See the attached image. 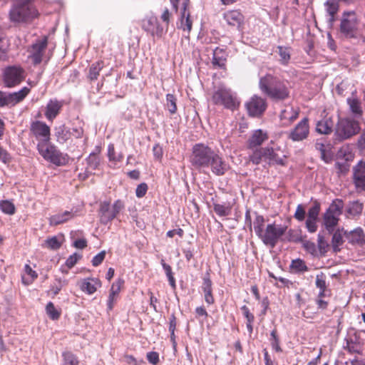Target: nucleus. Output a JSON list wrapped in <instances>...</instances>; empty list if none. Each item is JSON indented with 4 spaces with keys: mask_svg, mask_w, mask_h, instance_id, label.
I'll return each mask as SVG.
<instances>
[{
    "mask_svg": "<svg viewBox=\"0 0 365 365\" xmlns=\"http://www.w3.org/2000/svg\"><path fill=\"white\" fill-rule=\"evenodd\" d=\"M259 87L263 94L274 101H285L290 96L289 82L269 73L259 78Z\"/></svg>",
    "mask_w": 365,
    "mask_h": 365,
    "instance_id": "nucleus-1",
    "label": "nucleus"
},
{
    "mask_svg": "<svg viewBox=\"0 0 365 365\" xmlns=\"http://www.w3.org/2000/svg\"><path fill=\"white\" fill-rule=\"evenodd\" d=\"M361 130L360 123L351 118H339L334 130L335 140L342 142L357 135Z\"/></svg>",
    "mask_w": 365,
    "mask_h": 365,
    "instance_id": "nucleus-2",
    "label": "nucleus"
},
{
    "mask_svg": "<svg viewBox=\"0 0 365 365\" xmlns=\"http://www.w3.org/2000/svg\"><path fill=\"white\" fill-rule=\"evenodd\" d=\"M38 16V11L31 4H14L9 11L10 20L14 23L29 22Z\"/></svg>",
    "mask_w": 365,
    "mask_h": 365,
    "instance_id": "nucleus-3",
    "label": "nucleus"
},
{
    "mask_svg": "<svg viewBox=\"0 0 365 365\" xmlns=\"http://www.w3.org/2000/svg\"><path fill=\"white\" fill-rule=\"evenodd\" d=\"M287 230V226L284 225H277L275 222L268 224L259 238L266 246L274 248L279 241L282 242Z\"/></svg>",
    "mask_w": 365,
    "mask_h": 365,
    "instance_id": "nucleus-4",
    "label": "nucleus"
},
{
    "mask_svg": "<svg viewBox=\"0 0 365 365\" xmlns=\"http://www.w3.org/2000/svg\"><path fill=\"white\" fill-rule=\"evenodd\" d=\"M215 151L203 143L195 144L192 147L190 163L196 168H207Z\"/></svg>",
    "mask_w": 365,
    "mask_h": 365,
    "instance_id": "nucleus-5",
    "label": "nucleus"
},
{
    "mask_svg": "<svg viewBox=\"0 0 365 365\" xmlns=\"http://www.w3.org/2000/svg\"><path fill=\"white\" fill-rule=\"evenodd\" d=\"M212 101L214 104L222 106L227 109L234 110L240 106L236 96L230 89L224 86L219 87L214 91L212 96Z\"/></svg>",
    "mask_w": 365,
    "mask_h": 365,
    "instance_id": "nucleus-6",
    "label": "nucleus"
},
{
    "mask_svg": "<svg viewBox=\"0 0 365 365\" xmlns=\"http://www.w3.org/2000/svg\"><path fill=\"white\" fill-rule=\"evenodd\" d=\"M37 150L44 160L58 166L66 164V157L49 141L37 144Z\"/></svg>",
    "mask_w": 365,
    "mask_h": 365,
    "instance_id": "nucleus-7",
    "label": "nucleus"
},
{
    "mask_svg": "<svg viewBox=\"0 0 365 365\" xmlns=\"http://www.w3.org/2000/svg\"><path fill=\"white\" fill-rule=\"evenodd\" d=\"M124 208L123 202L118 200L110 207L108 202L104 201L101 202L99 209L100 220L103 224L113 220L118 214Z\"/></svg>",
    "mask_w": 365,
    "mask_h": 365,
    "instance_id": "nucleus-8",
    "label": "nucleus"
},
{
    "mask_svg": "<svg viewBox=\"0 0 365 365\" xmlns=\"http://www.w3.org/2000/svg\"><path fill=\"white\" fill-rule=\"evenodd\" d=\"M25 78V71L20 66H9L3 73V81L6 87L13 88L20 84Z\"/></svg>",
    "mask_w": 365,
    "mask_h": 365,
    "instance_id": "nucleus-9",
    "label": "nucleus"
},
{
    "mask_svg": "<svg viewBox=\"0 0 365 365\" xmlns=\"http://www.w3.org/2000/svg\"><path fill=\"white\" fill-rule=\"evenodd\" d=\"M47 46L48 37L43 36L41 38L37 39L28 49L29 53V57L32 60L34 64L37 65L42 61Z\"/></svg>",
    "mask_w": 365,
    "mask_h": 365,
    "instance_id": "nucleus-10",
    "label": "nucleus"
},
{
    "mask_svg": "<svg viewBox=\"0 0 365 365\" xmlns=\"http://www.w3.org/2000/svg\"><path fill=\"white\" fill-rule=\"evenodd\" d=\"M29 88L24 87L17 92L7 93L0 91V107L13 106L24 100L29 94Z\"/></svg>",
    "mask_w": 365,
    "mask_h": 365,
    "instance_id": "nucleus-11",
    "label": "nucleus"
},
{
    "mask_svg": "<svg viewBox=\"0 0 365 365\" xmlns=\"http://www.w3.org/2000/svg\"><path fill=\"white\" fill-rule=\"evenodd\" d=\"M31 132L38 140V143L50 140V128L45 123L36 120L31 125Z\"/></svg>",
    "mask_w": 365,
    "mask_h": 365,
    "instance_id": "nucleus-12",
    "label": "nucleus"
},
{
    "mask_svg": "<svg viewBox=\"0 0 365 365\" xmlns=\"http://www.w3.org/2000/svg\"><path fill=\"white\" fill-rule=\"evenodd\" d=\"M309 133V120L304 118L289 132L288 138L292 141H302L308 137Z\"/></svg>",
    "mask_w": 365,
    "mask_h": 365,
    "instance_id": "nucleus-13",
    "label": "nucleus"
},
{
    "mask_svg": "<svg viewBox=\"0 0 365 365\" xmlns=\"http://www.w3.org/2000/svg\"><path fill=\"white\" fill-rule=\"evenodd\" d=\"M265 100L259 96H254L247 103L246 108L249 114L252 116L261 115L266 109Z\"/></svg>",
    "mask_w": 365,
    "mask_h": 365,
    "instance_id": "nucleus-14",
    "label": "nucleus"
},
{
    "mask_svg": "<svg viewBox=\"0 0 365 365\" xmlns=\"http://www.w3.org/2000/svg\"><path fill=\"white\" fill-rule=\"evenodd\" d=\"M356 26V18L354 12L344 13L341 22L340 29L346 36H352Z\"/></svg>",
    "mask_w": 365,
    "mask_h": 365,
    "instance_id": "nucleus-15",
    "label": "nucleus"
},
{
    "mask_svg": "<svg viewBox=\"0 0 365 365\" xmlns=\"http://www.w3.org/2000/svg\"><path fill=\"white\" fill-rule=\"evenodd\" d=\"M344 235L352 245L363 247L365 245V233L361 227H356L349 232L345 230Z\"/></svg>",
    "mask_w": 365,
    "mask_h": 365,
    "instance_id": "nucleus-16",
    "label": "nucleus"
},
{
    "mask_svg": "<svg viewBox=\"0 0 365 365\" xmlns=\"http://www.w3.org/2000/svg\"><path fill=\"white\" fill-rule=\"evenodd\" d=\"M123 284L124 280L122 279H118L115 282L112 284L107 300L108 312L113 310L115 303L118 301L119 294Z\"/></svg>",
    "mask_w": 365,
    "mask_h": 365,
    "instance_id": "nucleus-17",
    "label": "nucleus"
},
{
    "mask_svg": "<svg viewBox=\"0 0 365 365\" xmlns=\"http://www.w3.org/2000/svg\"><path fill=\"white\" fill-rule=\"evenodd\" d=\"M209 167L216 175H224L230 168L229 165L217 153L212 157Z\"/></svg>",
    "mask_w": 365,
    "mask_h": 365,
    "instance_id": "nucleus-18",
    "label": "nucleus"
},
{
    "mask_svg": "<svg viewBox=\"0 0 365 365\" xmlns=\"http://www.w3.org/2000/svg\"><path fill=\"white\" fill-rule=\"evenodd\" d=\"M223 18L228 25L240 29L244 23L245 17L240 10H229L223 14Z\"/></svg>",
    "mask_w": 365,
    "mask_h": 365,
    "instance_id": "nucleus-19",
    "label": "nucleus"
},
{
    "mask_svg": "<svg viewBox=\"0 0 365 365\" xmlns=\"http://www.w3.org/2000/svg\"><path fill=\"white\" fill-rule=\"evenodd\" d=\"M63 102L57 99H51L47 103L45 116L48 120L52 121L60 113Z\"/></svg>",
    "mask_w": 365,
    "mask_h": 365,
    "instance_id": "nucleus-20",
    "label": "nucleus"
},
{
    "mask_svg": "<svg viewBox=\"0 0 365 365\" xmlns=\"http://www.w3.org/2000/svg\"><path fill=\"white\" fill-rule=\"evenodd\" d=\"M189 4V0H185L183 1L180 20V28L188 34L190 32L192 26V21L190 19V14L188 11Z\"/></svg>",
    "mask_w": 365,
    "mask_h": 365,
    "instance_id": "nucleus-21",
    "label": "nucleus"
},
{
    "mask_svg": "<svg viewBox=\"0 0 365 365\" xmlns=\"http://www.w3.org/2000/svg\"><path fill=\"white\" fill-rule=\"evenodd\" d=\"M354 180L358 188L365 190V162L360 161L354 168Z\"/></svg>",
    "mask_w": 365,
    "mask_h": 365,
    "instance_id": "nucleus-22",
    "label": "nucleus"
},
{
    "mask_svg": "<svg viewBox=\"0 0 365 365\" xmlns=\"http://www.w3.org/2000/svg\"><path fill=\"white\" fill-rule=\"evenodd\" d=\"M143 29L152 34V35H156L160 37L163 34V29L158 25L157 18L155 16H150L143 20Z\"/></svg>",
    "mask_w": 365,
    "mask_h": 365,
    "instance_id": "nucleus-23",
    "label": "nucleus"
},
{
    "mask_svg": "<svg viewBox=\"0 0 365 365\" xmlns=\"http://www.w3.org/2000/svg\"><path fill=\"white\" fill-rule=\"evenodd\" d=\"M101 286L100 280L97 278H87L81 281L80 287L83 292L92 294L96 292L98 287Z\"/></svg>",
    "mask_w": 365,
    "mask_h": 365,
    "instance_id": "nucleus-24",
    "label": "nucleus"
},
{
    "mask_svg": "<svg viewBox=\"0 0 365 365\" xmlns=\"http://www.w3.org/2000/svg\"><path fill=\"white\" fill-rule=\"evenodd\" d=\"M346 103L349 106L350 112L355 117H361L363 114V109L360 100L356 96L354 93H352L351 97L346 99Z\"/></svg>",
    "mask_w": 365,
    "mask_h": 365,
    "instance_id": "nucleus-25",
    "label": "nucleus"
},
{
    "mask_svg": "<svg viewBox=\"0 0 365 365\" xmlns=\"http://www.w3.org/2000/svg\"><path fill=\"white\" fill-rule=\"evenodd\" d=\"M268 139V135L266 132L259 129L253 132L250 138L249 139L248 143L249 147L252 148L262 145L265 140Z\"/></svg>",
    "mask_w": 365,
    "mask_h": 365,
    "instance_id": "nucleus-26",
    "label": "nucleus"
},
{
    "mask_svg": "<svg viewBox=\"0 0 365 365\" xmlns=\"http://www.w3.org/2000/svg\"><path fill=\"white\" fill-rule=\"evenodd\" d=\"M263 157L264 160L269 164L284 165V158L279 156L272 148H263Z\"/></svg>",
    "mask_w": 365,
    "mask_h": 365,
    "instance_id": "nucleus-27",
    "label": "nucleus"
},
{
    "mask_svg": "<svg viewBox=\"0 0 365 365\" xmlns=\"http://www.w3.org/2000/svg\"><path fill=\"white\" fill-rule=\"evenodd\" d=\"M227 53L225 49L217 47L213 51L212 63L214 66L223 68L227 61Z\"/></svg>",
    "mask_w": 365,
    "mask_h": 365,
    "instance_id": "nucleus-28",
    "label": "nucleus"
},
{
    "mask_svg": "<svg viewBox=\"0 0 365 365\" xmlns=\"http://www.w3.org/2000/svg\"><path fill=\"white\" fill-rule=\"evenodd\" d=\"M202 290L204 292V297L205 302L208 304H212L215 302V299L212 295V282L210 277H205L202 283Z\"/></svg>",
    "mask_w": 365,
    "mask_h": 365,
    "instance_id": "nucleus-29",
    "label": "nucleus"
},
{
    "mask_svg": "<svg viewBox=\"0 0 365 365\" xmlns=\"http://www.w3.org/2000/svg\"><path fill=\"white\" fill-rule=\"evenodd\" d=\"M73 216L74 215L71 212L65 211L62 214H56L51 216L49 218V224L50 225L56 226L67 222L70 219L73 218Z\"/></svg>",
    "mask_w": 365,
    "mask_h": 365,
    "instance_id": "nucleus-30",
    "label": "nucleus"
},
{
    "mask_svg": "<svg viewBox=\"0 0 365 365\" xmlns=\"http://www.w3.org/2000/svg\"><path fill=\"white\" fill-rule=\"evenodd\" d=\"M55 135L58 143H64L71 138V133L64 125H61L55 128Z\"/></svg>",
    "mask_w": 365,
    "mask_h": 365,
    "instance_id": "nucleus-31",
    "label": "nucleus"
},
{
    "mask_svg": "<svg viewBox=\"0 0 365 365\" xmlns=\"http://www.w3.org/2000/svg\"><path fill=\"white\" fill-rule=\"evenodd\" d=\"M339 217L335 216L331 213L326 212L324 215V224L329 232H332L337 225Z\"/></svg>",
    "mask_w": 365,
    "mask_h": 365,
    "instance_id": "nucleus-32",
    "label": "nucleus"
},
{
    "mask_svg": "<svg viewBox=\"0 0 365 365\" xmlns=\"http://www.w3.org/2000/svg\"><path fill=\"white\" fill-rule=\"evenodd\" d=\"M213 210L217 215L220 217H225L231 214L232 207L230 203H214Z\"/></svg>",
    "mask_w": 365,
    "mask_h": 365,
    "instance_id": "nucleus-33",
    "label": "nucleus"
},
{
    "mask_svg": "<svg viewBox=\"0 0 365 365\" xmlns=\"http://www.w3.org/2000/svg\"><path fill=\"white\" fill-rule=\"evenodd\" d=\"M103 68V62L101 61H97L93 63L89 68V72L88 74V78L91 81H94L98 78L99 76L100 72Z\"/></svg>",
    "mask_w": 365,
    "mask_h": 365,
    "instance_id": "nucleus-34",
    "label": "nucleus"
},
{
    "mask_svg": "<svg viewBox=\"0 0 365 365\" xmlns=\"http://www.w3.org/2000/svg\"><path fill=\"white\" fill-rule=\"evenodd\" d=\"M344 207V202L341 200L336 199L333 200L331 204L329 205L327 212L333 214L335 216L339 217L342 213Z\"/></svg>",
    "mask_w": 365,
    "mask_h": 365,
    "instance_id": "nucleus-35",
    "label": "nucleus"
},
{
    "mask_svg": "<svg viewBox=\"0 0 365 365\" xmlns=\"http://www.w3.org/2000/svg\"><path fill=\"white\" fill-rule=\"evenodd\" d=\"M344 207V202L341 200L336 199L333 200L331 204L329 205L327 212L333 214L335 216L339 217L342 213Z\"/></svg>",
    "mask_w": 365,
    "mask_h": 365,
    "instance_id": "nucleus-36",
    "label": "nucleus"
},
{
    "mask_svg": "<svg viewBox=\"0 0 365 365\" xmlns=\"http://www.w3.org/2000/svg\"><path fill=\"white\" fill-rule=\"evenodd\" d=\"M339 157L343 158L344 162L352 161L354 158V153L349 145L342 146L338 153Z\"/></svg>",
    "mask_w": 365,
    "mask_h": 365,
    "instance_id": "nucleus-37",
    "label": "nucleus"
},
{
    "mask_svg": "<svg viewBox=\"0 0 365 365\" xmlns=\"http://www.w3.org/2000/svg\"><path fill=\"white\" fill-rule=\"evenodd\" d=\"M8 48L9 43L6 38V34L4 30L0 28V60L6 59Z\"/></svg>",
    "mask_w": 365,
    "mask_h": 365,
    "instance_id": "nucleus-38",
    "label": "nucleus"
},
{
    "mask_svg": "<svg viewBox=\"0 0 365 365\" xmlns=\"http://www.w3.org/2000/svg\"><path fill=\"white\" fill-rule=\"evenodd\" d=\"M299 112L298 110L290 108L289 109H284L282 111L280 114L281 120H288V123L293 122L298 118Z\"/></svg>",
    "mask_w": 365,
    "mask_h": 365,
    "instance_id": "nucleus-39",
    "label": "nucleus"
},
{
    "mask_svg": "<svg viewBox=\"0 0 365 365\" xmlns=\"http://www.w3.org/2000/svg\"><path fill=\"white\" fill-rule=\"evenodd\" d=\"M363 208L364 206L361 202L358 200L353 201L349 204L347 212L352 216H356L362 212Z\"/></svg>",
    "mask_w": 365,
    "mask_h": 365,
    "instance_id": "nucleus-40",
    "label": "nucleus"
},
{
    "mask_svg": "<svg viewBox=\"0 0 365 365\" xmlns=\"http://www.w3.org/2000/svg\"><path fill=\"white\" fill-rule=\"evenodd\" d=\"M301 241V236L298 231L289 229L287 230L285 235L282 237V242H297Z\"/></svg>",
    "mask_w": 365,
    "mask_h": 365,
    "instance_id": "nucleus-41",
    "label": "nucleus"
},
{
    "mask_svg": "<svg viewBox=\"0 0 365 365\" xmlns=\"http://www.w3.org/2000/svg\"><path fill=\"white\" fill-rule=\"evenodd\" d=\"M344 230H342L341 231H340L339 230H336L334 232V233L333 234V236H332V240H331V245H332V247H333V249L335 252H338L339 250V246H341L343 242H344V240H343V235H342V233H344Z\"/></svg>",
    "mask_w": 365,
    "mask_h": 365,
    "instance_id": "nucleus-42",
    "label": "nucleus"
},
{
    "mask_svg": "<svg viewBox=\"0 0 365 365\" xmlns=\"http://www.w3.org/2000/svg\"><path fill=\"white\" fill-rule=\"evenodd\" d=\"M325 6L327 7V11L331 17L330 20L333 21L334 15L336 14L339 9L338 0H327Z\"/></svg>",
    "mask_w": 365,
    "mask_h": 365,
    "instance_id": "nucleus-43",
    "label": "nucleus"
},
{
    "mask_svg": "<svg viewBox=\"0 0 365 365\" xmlns=\"http://www.w3.org/2000/svg\"><path fill=\"white\" fill-rule=\"evenodd\" d=\"M62 365H78V360L76 355L70 351H65L62 354Z\"/></svg>",
    "mask_w": 365,
    "mask_h": 365,
    "instance_id": "nucleus-44",
    "label": "nucleus"
},
{
    "mask_svg": "<svg viewBox=\"0 0 365 365\" xmlns=\"http://www.w3.org/2000/svg\"><path fill=\"white\" fill-rule=\"evenodd\" d=\"M316 130L320 134H328L331 132V125L327 120H320L317 123Z\"/></svg>",
    "mask_w": 365,
    "mask_h": 365,
    "instance_id": "nucleus-45",
    "label": "nucleus"
},
{
    "mask_svg": "<svg viewBox=\"0 0 365 365\" xmlns=\"http://www.w3.org/2000/svg\"><path fill=\"white\" fill-rule=\"evenodd\" d=\"M290 267L296 272H304L308 270V267L306 265L304 261L301 259L292 260L290 264Z\"/></svg>",
    "mask_w": 365,
    "mask_h": 365,
    "instance_id": "nucleus-46",
    "label": "nucleus"
},
{
    "mask_svg": "<svg viewBox=\"0 0 365 365\" xmlns=\"http://www.w3.org/2000/svg\"><path fill=\"white\" fill-rule=\"evenodd\" d=\"M0 209L4 213L10 215H14L16 211L14 203L10 200H1L0 202Z\"/></svg>",
    "mask_w": 365,
    "mask_h": 365,
    "instance_id": "nucleus-47",
    "label": "nucleus"
},
{
    "mask_svg": "<svg viewBox=\"0 0 365 365\" xmlns=\"http://www.w3.org/2000/svg\"><path fill=\"white\" fill-rule=\"evenodd\" d=\"M264 219L263 216L257 215L253 222V227H254L255 232L256 235L258 236V237H259V235H261L263 232V231L264 230Z\"/></svg>",
    "mask_w": 365,
    "mask_h": 365,
    "instance_id": "nucleus-48",
    "label": "nucleus"
},
{
    "mask_svg": "<svg viewBox=\"0 0 365 365\" xmlns=\"http://www.w3.org/2000/svg\"><path fill=\"white\" fill-rule=\"evenodd\" d=\"M316 286L320 289L319 297H323L324 296V292L327 288L325 276L323 273L317 275Z\"/></svg>",
    "mask_w": 365,
    "mask_h": 365,
    "instance_id": "nucleus-49",
    "label": "nucleus"
},
{
    "mask_svg": "<svg viewBox=\"0 0 365 365\" xmlns=\"http://www.w3.org/2000/svg\"><path fill=\"white\" fill-rule=\"evenodd\" d=\"M108 159L111 162H114L115 163L121 162L123 159V155L122 153H119L117 155L115 151V148L113 144H110L108 148Z\"/></svg>",
    "mask_w": 365,
    "mask_h": 365,
    "instance_id": "nucleus-50",
    "label": "nucleus"
},
{
    "mask_svg": "<svg viewBox=\"0 0 365 365\" xmlns=\"http://www.w3.org/2000/svg\"><path fill=\"white\" fill-rule=\"evenodd\" d=\"M67 283L68 282L66 279H56V282L51 285L48 292L55 296L59 293L62 287L66 285Z\"/></svg>",
    "mask_w": 365,
    "mask_h": 365,
    "instance_id": "nucleus-51",
    "label": "nucleus"
},
{
    "mask_svg": "<svg viewBox=\"0 0 365 365\" xmlns=\"http://www.w3.org/2000/svg\"><path fill=\"white\" fill-rule=\"evenodd\" d=\"M271 345L272 349L277 352H282V349L279 345V339L277 336V329H273L271 332Z\"/></svg>",
    "mask_w": 365,
    "mask_h": 365,
    "instance_id": "nucleus-52",
    "label": "nucleus"
},
{
    "mask_svg": "<svg viewBox=\"0 0 365 365\" xmlns=\"http://www.w3.org/2000/svg\"><path fill=\"white\" fill-rule=\"evenodd\" d=\"M62 242L59 241L58 238L56 236L48 238L44 242V246L51 250H58L61 246Z\"/></svg>",
    "mask_w": 365,
    "mask_h": 365,
    "instance_id": "nucleus-53",
    "label": "nucleus"
},
{
    "mask_svg": "<svg viewBox=\"0 0 365 365\" xmlns=\"http://www.w3.org/2000/svg\"><path fill=\"white\" fill-rule=\"evenodd\" d=\"M167 107L171 114H174L177 111L176 98L173 94H167L166 96Z\"/></svg>",
    "mask_w": 365,
    "mask_h": 365,
    "instance_id": "nucleus-54",
    "label": "nucleus"
},
{
    "mask_svg": "<svg viewBox=\"0 0 365 365\" xmlns=\"http://www.w3.org/2000/svg\"><path fill=\"white\" fill-rule=\"evenodd\" d=\"M46 313L49 317L53 319H58L60 317V312L55 308L52 302H48L46 307Z\"/></svg>",
    "mask_w": 365,
    "mask_h": 365,
    "instance_id": "nucleus-55",
    "label": "nucleus"
},
{
    "mask_svg": "<svg viewBox=\"0 0 365 365\" xmlns=\"http://www.w3.org/2000/svg\"><path fill=\"white\" fill-rule=\"evenodd\" d=\"M87 163L89 167L93 170L96 169L100 163L99 157L96 153H92L87 158Z\"/></svg>",
    "mask_w": 365,
    "mask_h": 365,
    "instance_id": "nucleus-56",
    "label": "nucleus"
},
{
    "mask_svg": "<svg viewBox=\"0 0 365 365\" xmlns=\"http://www.w3.org/2000/svg\"><path fill=\"white\" fill-rule=\"evenodd\" d=\"M279 54L280 56V61L283 64H287L290 59L289 51L287 48L279 46Z\"/></svg>",
    "mask_w": 365,
    "mask_h": 365,
    "instance_id": "nucleus-57",
    "label": "nucleus"
},
{
    "mask_svg": "<svg viewBox=\"0 0 365 365\" xmlns=\"http://www.w3.org/2000/svg\"><path fill=\"white\" fill-rule=\"evenodd\" d=\"M262 159L264 160L263 148L255 150L250 156V160L255 165L259 164Z\"/></svg>",
    "mask_w": 365,
    "mask_h": 365,
    "instance_id": "nucleus-58",
    "label": "nucleus"
},
{
    "mask_svg": "<svg viewBox=\"0 0 365 365\" xmlns=\"http://www.w3.org/2000/svg\"><path fill=\"white\" fill-rule=\"evenodd\" d=\"M336 169L338 170V173L340 174H345L349 170V164L347 162H336L335 164Z\"/></svg>",
    "mask_w": 365,
    "mask_h": 365,
    "instance_id": "nucleus-59",
    "label": "nucleus"
},
{
    "mask_svg": "<svg viewBox=\"0 0 365 365\" xmlns=\"http://www.w3.org/2000/svg\"><path fill=\"white\" fill-rule=\"evenodd\" d=\"M148 190V185L146 183L143 182L138 185L135 190V194L138 197H143L145 196Z\"/></svg>",
    "mask_w": 365,
    "mask_h": 365,
    "instance_id": "nucleus-60",
    "label": "nucleus"
},
{
    "mask_svg": "<svg viewBox=\"0 0 365 365\" xmlns=\"http://www.w3.org/2000/svg\"><path fill=\"white\" fill-rule=\"evenodd\" d=\"M294 217L299 221H303L305 217V210L302 205H299L297 207Z\"/></svg>",
    "mask_w": 365,
    "mask_h": 365,
    "instance_id": "nucleus-61",
    "label": "nucleus"
},
{
    "mask_svg": "<svg viewBox=\"0 0 365 365\" xmlns=\"http://www.w3.org/2000/svg\"><path fill=\"white\" fill-rule=\"evenodd\" d=\"M106 257V251H101L96 255L92 259V264L97 267L102 263Z\"/></svg>",
    "mask_w": 365,
    "mask_h": 365,
    "instance_id": "nucleus-62",
    "label": "nucleus"
},
{
    "mask_svg": "<svg viewBox=\"0 0 365 365\" xmlns=\"http://www.w3.org/2000/svg\"><path fill=\"white\" fill-rule=\"evenodd\" d=\"M81 256L77 255L76 253L71 255L66 261V265L68 268L73 267L80 259Z\"/></svg>",
    "mask_w": 365,
    "mask_h": 365,
    "instance_id": "nucleus-63",
    "label": "nucleus"
},
{
    "mask_svg": "<svg viewBox=\"0 0 365 365\" xmlns=\"http://www.w3.org/2000/svg\"><path fill=\"white\" fill-rule=\"evenodd\" d=\"M356 145L360 150H365V128L363 130L359 137L358 138Z\"/></svg>",
    "mask_w": 365,
    "mask_h": 365,
    "instance_id": "nucleus-64",
    "label": "nucleus"
}]
</instances>
